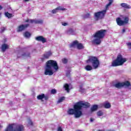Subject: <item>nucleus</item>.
<instances>
[{
  "instance_id": "40",
  "label": "nucleus",
  "mask_w": 131,
  "mask_h": 131,
  "mask_svg": "<svg viewBox=\"0 0 131 131\" xmlns=\"http://www.w3.org/2000/svg\"><path fill=\"white\" fill-rule=\"evenodd\" d=\"M94 120H95V119H93V118H90V121H91V122H94Z\"/></svg>"
},
{
  "instance_id": "4",
  "label": "nucleus",
  "mask_w": 131,
  "mask_h": 131,
  "mask_svg": "<svg viewBox=\"0 0 131 131\" xmlns=\"http://www.w3.org/2000/svg\"><path fill=\"white\" fill-rule=\"evenodd\" d=\"M127 61V59L124 58L122 55L119 54L116 60H114L112 63V66L113 67H117V66H121Z\"/></svg>"
},
{
  "instance_id": "29",
  "label": "nucleus",
  "mask_w": 131,
  "mask_h": 131,
  "mask_svg": "<svg viewBox=\"0 0 131 131\" xmlns=\"http://www.w3.org/2000/svg\"><path fill=\"white\" fill-rule=\"evenodd\" d=\"M97 116H103L104 115V113L102 111H99L97 113Z\"/></svg>"
},
{
  "instance_id": "23",
  "label": "nucleus",
  "mask_w": 131,
  "mask_h": 131,
  "mask_svg": "<svg viewBox=\"0 0 131 131\" xmlns=\"http://www.w3.org/2000/svg\"><path fill=\"white\" fill-rule=\"evenodd\" d=\"M43 98H45V94H43L39 95L37 97V99H38V100H41L42 101V102H43V100H42V99H43Z\"/></svg>"
},
{
  "instance_id": "27",
  "label": "nucleus",
  "mask_w": 131,
  "mask_h": 131,
  "mask_svg": "<svg viewBox=\"0 0 131 131\" xmlns=\"http://www.w3.org/2000/svg\"><path fill=\"white\" fill-rule=\"evenodd\" d=\"M112 3H113V0H109L108 4H107L105 7L106 10H107L108 9V8H109V7H110V6H111V5H112Z\"/></svg>"
},
{
  "instance_id": "41",
  "label": "nucleus",
  "mask_w": 131,
  "mask_h": 131,
  "mask_svg": "<svg viewBox=\"0 0 131 131\" xmlns=\"http://www.w3.org/2000/svg\"><path fill=\"white\" fill-rule=\"evenodd\" d=\"M29 124H30V125H32V122L31 121H29Z\"/></svg>"
},
{
  "instance_id": "3",
  "label": "nucleus",
  "mask_w": 131,
  "mask_h": 131,
  "mask_svg": "<svg viewBox=\"0 0 131 131\" xmlns=\"http://www.w3.org/2000/svg\"><path fill=\"white\" fill-rule=\"evenodd\" d=\"M105 33H106V30H100L93 34V37L94 38L92 41V43L94 45H100L102 42V38H104L105 36Z\"/></svg>"
},
{
  "instance_id": "7",
  "label": "nucleus",
  "mask_w": 131,
  "mask_h": 131,
  "mask_svg": "<svg viewBox=\"0 0 131 131\" xmlns=\"http://www.w3.org/2000/svg\"><path fill=\"white\" fill-rule=\"evenodd\" d=\"M107 10L106 9L103 10L101 11L96 12L94 14L95 18L96 20H100V19H103L106 14Z\"/></svg>"
},
{
  "instance_id": "9",
  "label": "nucleus",
  "mask_w": 131,
  "mask_h": 131,
  "mask_svg": "<svg viewBox=\"0 0 131 131\" xmlns=\"http://www.w3.org/2000/svg\"><path fill=\"white\" fill-rule=\"evenodd\" d=\"M26 23H31L32 24H42L43 21L42 19H27Z\"/></svg>"
},
{
  "instance_id": "1",
  "label": "nucleus",
  "mask_w": 131,
  "mask_h": 131,
  "mask_svg": "<svg viewBox=\"0 0 131 131\" xmlns=\"http://www.w3.org/2000/svg\"><path fill=\"white\" fill-rule=\"evenodd\" d=\"M89 108L90 103L83 101H79L76 103L74 106V108H70L68 111L69 115H74L75 118H79L82 115L81 108Z\"/></svg>"
},
{
  "instance_id": "19",
  "label": "nucleus",
  "mask_w": 131,
  "mask_h": 131,
  "mask_svg": "<svg viewBox=\"0 0 131 131\" xmlns=\"http://www.w3.org/2000/svg\"><path fill=\"white\" fill-rule=\"evenodd\" d=\"M103 107H104L105 109H110V108H111V104L108 102H105L103 103Z\"/></svg>"
},
{
  "instance_id": "30",
  "label": "nucleus",
  "mask_w": 131,
  "mask_h": 131,
  "mask_svg": "<svg viewBox=\"0 0 131 131\" xmlns=\"http://www.w3.org/2000/svg\"><path fill=\"white\" fill-rule=\"evenodd\" d=\"M65 100V97H62L59 98L57 103H62L64 100Z\"/></svg>"
},
{
  "instance_id": "14",
  "label": "nucleus",
  "mask_w": 131,
  "mask_h": 131,
  "mask_svg": "<svg viewBox=\"0 0 131 131\" xmlns=\"http://www.w3.org/2000/svg\"><path fill=\"white\" fill-rule=\"evenodd\" d=\"M10 49V46L8 44L4 43L1 46V49L2 52H6V50H9Z\"/></svg>"
},
{
  "instance_id": "6",
  "label": "nucleus",
  "mask_w": 131,
  "mask_h": 131,
  "mask_svg": "<svg viewBox=\"0 0 131 131\" xmlns=\"http://www.w3.org/2000/svg\"><path fill=\"white\" fill-rule=\"evenodd\" d=\"M86 62L88 64L91 63L94 69H97V68H98L99 65H100L99 59H98L97 57L94 56L90 57L89 59L86 60Z\"/></svg>"
},
{
  "instance_id": "10",
  "label": "nucleus",
  "mask_w": 131,
  "mask_h": 131,
  "mask_svg": "<svg viewBox=\"0 0 131 131\" xmlns=\"http://www.w3.org/2000/svg\"><path fill=\"white\" fill-rule=\"evenodd\" d=\"M59 11H66V8L59 6L52 10V14H57Z\"/></svg>"
},
{
  "instance_id": "17",
  "label": "nucleus",
  "mask_w": 131,
  "mask_h": 131,
  "mask_svg": "<svg viewBox=\"0 0 131 131\" xmlns=\"http://www.w3.org/2000/svg\"><path fill=\"white\" fill-rule=\"evenodd\" d=\"M78 43V41L77 40L74 41L70 45V48H77Z\"/></svg>"
},
{
  "instance_id": "43",
  "label": "nucleus",
  "mask_w": 131,
  "mask_h": 131,
  "mask_svg": "<svg viewBox=\"0 0 131 131\" xmlns=\"http://www.w3.org/2000/svg\"><path fill=\"white\" fill-rule=\"evenodd\" d=\"M2 9H3V7H2V6L0 5V10H2Z\"/></svg>"
},
{
  "instance_id": "25",
  "label": "nucleus",
  "mask_w": 131,
  "mask_h": 131,
  "mask_svg": "<svg viewBox=\"0 0 131 131\" xmlns=\"http://www.w3.org/2000/svg\"><path fill=\"white\" fill-rule=\"evenodd\" d=\"M31 35L30 34V33H29V32H26L25 33H24V36H25V37H26L27 38L30 37Z\"/></svg>"
},
{
  "instance_id": "12",
  "label": "nucleus",
  "mask_w": 131,
  "mask_h": 131,
  "mask_svg": "<svg viewBox=\"0 0 131 131\" xmlns=\"http://www.w3.org/2000/svg\"><path fill=\"white\" fill-rule=\"evenodd\" d=\"M35 39L37 41H41L42 43H45V42H47V39L42 36H39L35 38Z\"/></svg>"
},
{
  "instance_id": "39",
  "label": "nucleus",
  "mask_w": 131,
  "mask_h": 131,
  "mask_svg": "<svg viewBox=\"0 0 131 131\" xmlns=\"http://www.w3.org/2000/svg\"><path fill=\"white\" fill-rule=\"evenodd\" d=\"M57 131H62V128H61V127H58V128L57 129Z\"/></svg>"
},
{
  "instance_id": "13",
  "label": "nucleus",
  "mask_w": 131,
  "mask_h": 131,
  "mask_svg": "<svg viewBox=\"0 0 131 131\" xmlns=\"http://www.w3.org/2000/svg\"><path fill=\"white\" fill-rule=\"evenodd\" d=\"M52 56V52H48L43 54V57L41 58V60L42 61H45V59H49L50 57Z\"/></svg>"
},
{
  "instance_id": "44",
  "label": "nucleus",
  "mask_w": 131,
  "mask_h": 131,
  "mask_svg": "<svg viewBox=\"0 0 131 131\" xmlns=\"http://www.w3.org/2000/svg\"><path fill=\"white\" fill-rule=\"evenodd\" d=\"M107 131H114V130H107Z\"/></svg>"
},
{
  "instance_id": "11",
  "label": "nucleus",
  "mask_w": 131,
  "mask_h": 131,
  "mask_svg": "<svg viewBox=\"0 0 131 131\" xmlns=\"http://www.w3.org/2000/svg\"><path fill=\"white\" fill-rule=\"evenodd\" d=\"M28 26H29V24L21 25L18 26L17 28V32H20V31H23V30H24L25 29H26V28H27Z\"/></svg>"
},
{
  "instance_id": "33",
  "label": "nucleus",
  "mask_w": 131,
  "mask_h": 131,
  "mask_svg": "<svg viewBox=\"0 0 131 131\" xmlns=\"http://www.w3.org/2000/svg\"><path fill=\"white\" fill-rule=\"evenodd\" d=\"M126 45H127L128 49H131V42H128L126 43Z\"/></svg>"
},
{
  "instance_id": "28",
  "label": "nucleus",
  "mask_w": 131,
  "mask_h": 131,
  "mask_svg": "<svg viewBox=\"0 0 131 131\" xmlns=\"http://www.w3.org/2000/svg\"><path fill=\"white\" fill-rule=\"evenodd\" d=\"M5 16L8 18H12V17H14L12 14L9 13V12L5 13Z\"/></svg>"
},
{
  "instance_id": "45",
  "label": "nucleus",
  "mask_w": 131,
  "mask_h": 131,
  "mask_svg": "<svg viewBox=\"0 0 131 131\" xmlns=\"http://www.w3.org/2000/svg\"><path fill=\"white\" fill-rule=\"evenodd\" d=\"M25 1V2H28V1H29V0H24Z\"/></svg>"
},
{
  "instance_id": "22",
  "label": "nucleus",
  "mask_w": 131,
  "mask_h": 131,
  "mask_svg": "<svg viewBox=\"0 0 131 131\" xmlns=\"http://www.w3.org/2000/svg\"><path fill=\"white\" fill-rule=\"evenodd\" d=\"M120 5L122 8H124L125 9H130L131 8L130 6L127 5L126 3H122Z\"/></svg>"
},
{
  "instance_id": "16",
  "label": "nucleus",
  "mask_w": 131,
  "mask_h": 131,
  "mask_svg": "<svg viewBox=\"0 0 131 131\" xmlns=\"http://www.w3.org/2000/svg\"><path fill=\"white\" fill-rule=\"evenodd\" d=\"M122 84L123 87L124 86V88H129V89H131L130 83H129V82L128 81L122 82Z\"/></svg>"
},
{
  "instance_id": "31",
  "label": "nucleus",
  "mask_w": 131,
  "mask_h": 131,
  "mask_svg": "<svg viewBox=\"0 0 131 131\" xmlns=\"http://www.w3.org/2000/svg\"><path fill=\"white\" fill-rule=\"evenodd\" d=\"M91 17V14L90 13H86V14L83 16V18L84 19H86L88 18H90Z\"/></svg>"
},
{
  "instance_id": "20",
  "label": "nucleus",
  "mask_w": 131,
  "mask_h": 131,
  "mask_svg": "<svg viewBox=\"0 0 131 131\" xmlns=\"http://www.w3.org/2000/svg\"><path fill=\"white\" fill-rule=\"evenodd\" d=\"M99 108V106L97 104H95L93 105L91 108V112H94L95 111H97L98 110V108Z\"/></svg>"
},
{
  "instance_id": "35",
  "label": "nucleus",
  "mask_w": 131,
  "mask_h": 131,
  "mask_svg": "<svg viewBox=\"0 0 131 131\" xmlns=\"http://www.w3.org/2000/svg\"><path fill=\"white\" fill-rule=\"evenodd\" d=\"M61 24L63 26H67L68 25V23L65 22L61 23Z\"/></svg>"
},
{
  "instance_id": "32",
  "label": "nucleus",
  "mask_w": 131,
  "mask_h": 131,
  "mask_svg": "<svg viewBox=\"0 0 131 131\" xmlns=\"http://www.w3.org/2000/svg\"><path fill=\"white\" fill-rule=\"evenodd\" d=\"M51 94H56L57 93V90H56L55 89H52L51 91Z\"/></svg>"
},
{
  "instance_id": "34",
  "label": "nucleus",
  "mask_w": 131,
  "mask_h": 131,
  "mask_svg": "<svg viewBox=\"0 0 131 131\" xmlns=\"http://www.w3.org/2000/svg\"><path fill=\"white\" fill-rule=\"evenodd\" d=\"M80 91L82 92L83 93L84 89H83V87L82 86H80Z\"/></svg>"
},
{
  "instance_id": "15",
  "label": "nucleus",
  "mask_w": 131,
  "mask_h": 131,
  "mask_svg": "<svg viewBox=\"0 0 131 131\" xmlns=\"http://www.w3.org/2000/svg\"><path fill=\"white\" fill-rule=\"evenodd\" d=\"M67 33L69 35H75L76 34V32H75V30L70 29L67 31Z\"/></svg>"
},
{
  "instance_id": "18",
  "label": "nucleus",
  "mask_w": 131,
  "mask_h": 131,
  "mask_svg": "<svg viewBox=\"0 0 131 131\" xmlns=\"http://www.w3.org/2000/svg\"><path fill=\"white\" fill-rule=\"evenodd\" d=\"M114 86L117 89H121V88H123L122 82H118L114 84Z\"/></svg>"
},
{
  "instance_id": "8",
  "label": "nucleus",
  "mask_w": 131,
  "mask_h": 131,
  "mask_svg": "<svg viewBox=\"0 0 131 131\" xmlns=\"http://www.w3.org/2000/svg\"><path fill=\"white\" fill-rule=\"evenodd\" d=\"M124 21L122 19L120 18V17H118L116 19V22L119 25V26H122V25H124V24H127L128 23V18L127 17H125L124 18Z\"/></svg>"
},
{
  "instance_id": "5",
  "label": "nucleus",
  "mask_w": 131,
  "mask_h": 131,
  "mask_svg": "<svg viewBox=\"0 0 131 131\" xmlns=\"http://www.w3.org/2000/svg\"><path fill=\"white\" fill-rule=\"evenodd\" d=\"M5 131H24V126L23 125L9 124L5 129Z\"/></svg>"
},
{
  "instance_id": "38",
  "label": "nucleus",
  "mask_w": 131,
  "mask_h": 131,
  "mask_svg": "<svg viewBox=\"0 0 131 131\" xmlns=\"http://www.w3.org/2000/svg\"><path fill=\"white\" fill-rule=\"evenodd\" d=\"M43 99H45V100H46V101L48 100V99H49V97H48V96H45V95H44V98H43Z\"/></svg>"
},
{
  "instance_id": "21",
  "label": "nucleus",
  "mask_w": 131,
  "mask_h": 131,
  "mask_svg": "<svg viewBox=\"0 0 131 131\" xmlns=\"http://www.w3.org/2000/svg\"><path fill=\"white\" fill-rule=\"evenodd\" d=\"M77 49H78V50H83V49H84V46L83 45H82V43L78 42Z\"/></svg>"
},
{
  "instance_id": "36",
  "label": "nucleus",
  "mask_w": 131,
  "mask_h": 131,
  "mask_svg": "<svg viewBox=\"0 0 131 131\" xmlns=\"http://www.w3.org/2000/svg\"><path fill=\"white\" fill-rule=\"evenodd\" d=\"M62 62H63V63H64V64H66V63H67V62H68L67 59H66V58H63V59H62Z\"/></svg>"
},
{
  "instance_id": "24",
  "label": "nucleus",
  "mask_w": 131,
  "mask_h": 131,
  "mask_svg": "<svg viewBox=\"0 0 131 131\" xmlns=\"http://www.w3.org/2000/svg\"><path fill=\"white\" fill-rule=\"evenodd\" d=\"M85 69L86 70V71H91V70H93V67L90 65H87L85 67Z\"/></svg>"
},
{
  "instance_id": "2",
  "label": "nucleus",
  "mask_w": 131,
  "mask_h": 131,
  "mask_svg": "<svg viewBox=\"0 0 131 131\" xmlns=\"http://www.w3.org/2000/svg\"><path fill=\"white\" fill-rule=\"evenodd\" d=\"M59 69L57 61L55 60H48L46 62L45 68V75H49L52 76L55 72H57Z\"/></svg>"
},
{
  "instance_id": "37",
  "label": "nucleus",
  "mask_w": 131,
  "mask_h": 131,
  "mask_svg": "<svg viewBox=\"0 0 131 131\" xmlns=\"http://www.w3.org/2000/svg\"><path fill=\"white\" fill-rule=\"evenodd\" d=\"M5 30H6V28H3L2 29H1V32H4V31H5Z\"/></svg>"
},
{
  "instance_id": "26",
  "label": "nucleus",
  "mask_w": 131,
  "mask_h": 131,
  "mask_svg": "<svg viewBox=\"0 0 131 131\" xmlns=\"http://www.w3.org/2000/svg\"><path fill=\"white\" fill-rule=\"evenodd\" d=\"M64 88L66 91H67L68 93H69V91H70V89H69V85L68 84H65L64 85Z\"/></svg>"
},
{
  "instance_id": "42",
  "label": "nucleus",
  "mask_w": 131,
  "mask_h": 131,
  "mask_svg": "<svg viewBox=\"0 0 131 131\" xmlns=\"http://www.w3.org/2000/svg\"><path fill=\"white\" fill-rule=\"evenodd\" d=\"M124 32H125V30L124 29H123L122 30V33H124Z\"/></svg>"
}]
</instances>
